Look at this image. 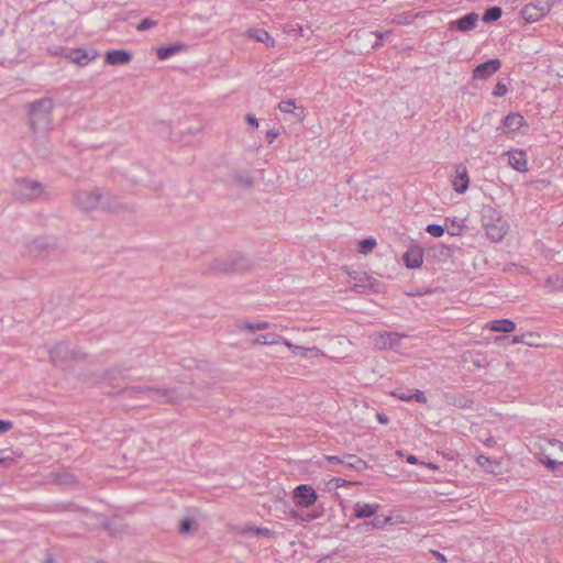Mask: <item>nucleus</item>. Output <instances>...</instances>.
Instances as JSON below:
<instances>
[{"label": "nucleus", "instance_id": "obj_3", "mask_svg": "<svg viewBox=\"0 0 563 563\" xmlns=\"http://www.w3.org/2000/svg\"><path fill=\"white\" fill-rule=\"evenodd\" d=\"M14 196L24 200H34L46 195L45 186L30 178H18L14 181Z\"/></svg>", "mask_w": 563, "mask_h": 563}, {"label": "nucleus", "instance_id": "obj_14", "mask_svg": "<svg viewBox=\"0 0 563 563\" xmlns=\"http://www.w3.org/2000/svg\"><path fill=\"white\" fill-rule=\"evenodd\" d=\"M505 155L508 156V164L517 172L525 173L528 170L527 154L523 150H511Z\"/></svg>", "mask_w": 563, "mask_h": 563}, {"label": "nucleus", "instance_id": "obj_60", "mask_svg": "<svg viewBox=\"0 0 563 563\" xmlns=\"http://www.w3.org/2000/svg\"><path fill=\"white\" fill-rule=\"evenodd\" d=\"M552 446L558 448L563 453V442L553 440L550 442Z\"/></svg>", "mask_w": 563, "mask_h": 563}, {"label": "nucleus", "instance_id": "obj_4", "mask_svg": "<svg viewBox=\"0 0 563 563\" xmlns=\"http://www.w3.org/2000/svg\"><path fill=\"white\" fill-rule=\"evenodd\" d=\"M489 216H484L483 225L488 239L493 242H499L504 239L508 231L507 222L496 212L490 209Z\"/></svg>", "mask_w": 563, "mask_h": 563}, {"label": "nucleus", "instance_id": "obj_38", "mask_svg": "<svg viewBox=\"0 0 563 563\" xmlns=\"http://www.w3.org/2000/svg\"><path fill=\"white\" fill-rule=\"evenodd\" d=\"M534 339H536V335L533 333H526V334L514 336L512 342L514 343H525L528 345H536Z\"/></svg>", "mask_w": 563, "mask_h": 563}, {"label": "nucleus", "instance_id": "obj_36", "mask_svg": "<svg viewBox=\"0 0 563 563\" xmlns=\"http://www.w3.org/2000/svg\"><path fill=\"white\" fill-rule=\"evenodd\" d=\"M360 253L362 254H368L373 251V249L376 246V240L373 238L364 239L360 242Z\"/></svg>", "mask_w": 563, "mask_h": 563}, {"label": "nucleus", "instance_id": "obj_51", "mask_svg": "<svg viewBox=\"0 0 563 563\" xmlns=\"http://www.w3.org/2000/svg\"><path fill=\"white\" fill-rule=\"evenodd\" d=\"M245 119L251 126L258 128V120L255 118V115L247 113Z\"/></svg>", "mask_w": 563, "mask_h": 563}, {"label": "nucleus", "instance_id": "obj_2", "mask_svg": "<svg viewBox=\"0 0 563 563\" xmlns=\"http://www.w3.org/2000/svg\"><path fill=\"white\" fill-rule=\"evenodd\" d=\"M124 394L132 396L135 394H145L152 396V399L159 404H177L181 400V396L179 395L177 389H159L154 387H142V386H132L123 390Z\"/></svg>", "mask_w": 563, "mask_h": 563}, {"label": "nucleus", "instance_id": "obj_40", "mask_svg": "<svg viewBox=\"0 0 563 563\" xmlns=\"http://www.w3.org/2000/svg\"><path fill=\"white\" fill-rule=\"evenodd\" d=\"M157 24H158V21L146 18V19H143L136 25V30L140 32H143V31L150 30L151 27L156 26Z\"/></svg>", "mask_w": 563, "mask_h": 563}, {"label": "nucleus", "instance_id": "obj_10", "mask_svg": "<svg viewBox=\"0 0 563 563\" xmlns=\"http://www.w3.org/2000/svg\"><path fill=\"white\" fill-rule=\"evenodd\" d=\"M501 67V62L498 58L489 59L475 67L473 70V79L486 80L492 77Z\"/></svg>", "mask_w": 563, "mask_h": 563}, {"label": "nucleus", "instance_id": "obj_27", "mask_svg": "<svg viewBox=\"0 0 563 563\" xmlns=\"http://www.w3.org/2000/svg\"><path fill=\"white\" fill-rule=\"evenodd\" d=\"M184 47H185V45L179 44V43L159 47L156 51L157 58L161 60L167 59L170 56H173L174 54L180 52Z\"/></svg>", "mask_w": 563, "mask_h": 563}, {"label": "nucleus", "instance_id": "obj_64", "mask_svg": "<svg viewBox=\"0 0 563 563\" xmlns=\"http://www.w3.org/2000/svg\"><path fill=\"white\" fill-rule=\"evenodd\" d=\"M433 553L437 555V558H438L439 560H441V561H443V562H445V561H446L445 556H444L443 554H441L440 552L434 551Z\"/></svg>", "mask_w": 563, "mask_h": 563}, {"label": "nucleus", "instance_id": "obj_7", "mask_svg": "<svg viewBox=\"0 0 563 563\" xmlns=\"http://www.w3.org/2000/svg\"><path fill=\"white\" fill-rule=\"evenodd\" d=\"M294 498L298 507L308 508L317 501L318 495L312 486L301 484L294 489Z\"/></svg>", "mask_w": 563, "mask_h": 563}, {"label": "nucleus", "instance_id": "obj_13", "mask_svg": "<svg viewBox=\"0 0 563 563\" xmlns=\"http://www.w3.org/2000/svg\"><path fill=\"white\" fill-rule=\"evenodd\" d=\"M470 185V178L467 168L463 164H459L455 166V175L452 179V186L454 190L459 194H463L467 190Z\"/></svg>", "mask_w": 563, "mask_h": 563}, {"label": "nucleus", "instance_id": "obj_24", "mask_svg": "<svg viewBox=\"0 0 563 563\" xmlns=\"http://www.w3.org/2000/svg\"><path fill=\"white\" fill-rule=\"evenodd\" d=\"M278 109L286 113H294L296 120L302 121L305 118L303 109H298L295 104V100L288 99L280 101Z\"/></svg>", "mask_w": 563, "mask_h": 563}, {"label": "nucleus", "instance_id": "obj_44", "mask_svg": "<svg viewBox=\"0 0 563 563\" xmlns=\"http://www.w3.org/2000/svg\"><path fill=\"white\" fill-rule=\"evenodd\" d=\"M507 93V87L504 82L498 81L493 90V96L495 97H504Z\"/></svg>", "mask_w": 563, "mask_h": 563}, {"label": "nucleus", "instance_id": "obj_5", "mask_svg": "<svg viewBox=\"0 0 563 563\" xmlns=\"http://www.w3.org/2000/svg\"><path fill=\"white\" fill-rule=\"evenodd\" d=\"M101 199V191L99 189L80 190L75 194L74 203L80 210L92 211L99 208Z\"/></svg>", "mask_w": 563, "mask_h": 563}, {"label": "nucleus", "instance_id": "obj_55", "mask_svg": "<svg viewBox=\"0 0 563 563\" xmlns=\"http://www.w3.org/2000/svg\"><path fill=\"white\" fill-rule=\"evenodd\" d=\"M430 292H431V290H426V291L411 290V291H406V295L409 296V297H416V296H421V295L430 294Z\"/></svg>", "mask_w": 563, "mask_h": 563}, {"label": "nucleus", "instance_id": "obj_15", "mask_svg": "<svg viewBox=\"0 0 563 563\" xmlns=\"http://www.w3.org/2000/svg\"><path fill=\"white\" fill-rule=\"evenodd\" d=\"M478 21V14L475 12H470L465 14L464 16L452 21L449 23L450 30H456L460 32H467L473 30L476 26V23Z\"/></svg>", "mask_w": 563, "mask_h": 563}, {"label": "nucleus", "instance_id": "obj_53", "mask_svg": "<svg viewBox=\"0 0 563 563\" xmlns=\"http://www.w3.org/2000/svg\"><path fill=\"white\" fill-rule=\"evenodd\" d=\"M325 459L329 463L341 464L342 456L327 455Z\"/></svg>", "mask_w": 563, "mask_h": 563}, {"label": "nucleus", "instance_id": "obj_32", "mask_svg": "<svg viewBox=\"0 0 563 563\" xmlns=\"http://www.w3.org/2000/svg\"><path fill=\"white\" fill-rule=\"evenodd\" d=\"M501 14L503 11L500 7H490L484 12L482 20L485 23L494 22L500 19Z\"/></svg>", "mask_w": 563, "mask_h": 563}, {"label": "nucleus", "instance_id": "obj_41", "mask_svg": "<svg viewBox=\"0 0 563 563\" xmlns=\"http://www.w3.org/2000/svg\"><path fill=\"white\" fill-rule=\"evenodd\" d=\"M426 231L434 238H440L444 234V228L440 224H429Z\"/></svg>", "mask_w": 563, "mask_h": 563}, {"label": "nucleus", "instance_id": "obj_20", "mask_svg": "<svg viewBox=\"0 0 563 563\" xmlns=\"http://www.w3.org/2000/svg\"><path fill=\"white\" fill-rule=\"evenodd\" d=\"M379 509L378 504H364L357 501L354 505V516L355 518L363 519V518H369L374 516L377 510Z\"/></svg>", "mask_w": 563, "mask_h": 563}, {"label": "nucleus", "instance_id": "obj_63", "mask_svg": "<svg viewBox=\"0 0 563 563\" xmlns=\"http://www.w3.org/2000/svg\"><path fill=\"white\" fill-rule=\"evenodd\" d=\"M407 462L410 464H415V463H417V457L415 455H409L407 457Z\"/></svg>", "mask_w": 563, "mask_h": 563}, {"label": "nucleus", "instance_id": "obj_39", "mask_svg": "<svg viewBox=\"0 0 563 563\" xmlns=\"http://www.w3.org/2000/svg\"><path fill=\"white\" fill-rule=\"evenodd\" d=\"M478 464L484 467L485 470L489 472H494V466H497L498 464L494 461H492L489 457L479 455L477 459Z\"/></svg>", "mask_w": 563, "mask_h": 563}, {"label": "nucleus", "instance_id": "obj_23", "mask_svg": "<svg viewBox=\"0 0 563 563\" xmlns=\"http://www.w3.org/2000/svg\"><path fill=\"white\" fill-rule=\"evenodd\" d=\"M231 179L240 187L252 188L255 184L254 177L244 170H233Z\"/></svg>", "mask_w": 563, "mask_h": 563}, {"label": "nucleus", "instance_id": "obj_11", "mask_svg": "<svg viewBox=\"0 0 563 563\" xmlns=\"http://www.w3.org/2000/svg\"><path fill=\"white\" fill-rule=\"evenodd\" d=\"M406 336L398 332H383L379 333L375 339V346L380 350H397L400 346L401 338Z\"/></svg>", "mask_w": 563, "mask_h": 563}, {"label": "nucleus", "instance_id": "obj_59", "mask_svg": "<svg viewBox=\"0 0 563 563\" xmlns=\"http://www.w3.org/2000/svg\"><path fill=\"white\" fill-rule=\"evenodd\" d=\"M252 344L256 345V344H264V345H267L266 344V341L263 339V334H260L258 336H256L253 341H252Z\"/></svg>", "mask_w": 563, "mask_h": 563}, {"label": "nucleus", "instance_id": "obj_42", "mask_svg": "<svg viewBox=\"0 0 563 563\" xmlns=\"http://www.w3.org/2000/svg\"><path fill=\"white\" fill-rule=\"evenodd\" d=\"M391 520L390 517H387L385 519H378V518H375L373 519L372 521H368V522H365L366 526H371L372 528H376V529H382L385 527V525L387 522H389Z\"/></svg>", "mask_w": 563, "mask_h": 563}, {"label": "nucleus", "instance_id": "obj_8", "mask_svg": "<svg viewBox=\"0 0 563 563\" xmlns=\"http://www.w3.org/2000/svg\"><path fill=\"white\" fill-rule=\"evenodd\" d=\"M99 53L96 49L87 51L85 48H70L65 49L64 56L69 59L71 63L78 66H86L89 62L96 59Z\"/></svg>", "mask_w": 563, "mask_h": 563}, {"label": "nucleus", "instance_id": "obj_57", "mask_svg": "<svg viewBox=\"0 0 563 563\" xmlns=\"http://www.w3.org/2000/svg\"><path fill=\"white\" fill-rule=\"evenodd\" d=\"M394 395L397 396L399 399L405 400V401L411 400V396H410L411 394L395 393Z\"/></svg>", "mask_w": 563, "mask_h": 563}, {"label": "nucleus", "instance_id": "obj_18", "mask_svg": "<svg viewBox=\"0 0 563 563\" xmlns=\"http://www.w3.org/2000/svg\"><path fill=\"white\" fill-rule=\"evenodd\" d=\"M405 265L409 268H418L422 265L423 262V251L422 249L415 246L407 250L404 254Z\"/></svg>", "mask_w": 563, "mask_h": 563}, {"label": "nucleus", "instance_id": "obj_9", "mask_svg": "<svg viewBox=\"0 0 563 563\" xmlns=\"http://www.w3.org/2000/svg\"><path fill=\"white\" fill-rule=\"evenodd\" d=\"M56 249V241L52 238L38 236L30 241L26 245L27 253L31 256L40 257L45 252Z\"/></svg>", "mask_w": 563, "mask_h": 563}, {"label": "nucleus", "instance_id": "obj_19", "mask_svg": "<svg viewBox=\"0 0 563 563\" xmlns=\"http://www.w3.org/2000/svg\"><path fill=\"white\" fill-rule=\"evenodd\" d=\"M341 465L358 472L367 470V463L355 454H344L341 460Z\"/></svg>", "mask_w": 563, "mask_h": 563}, {"label": "nucleus", "instance_id": "obj_50", "mask_svg": "<svg viewBox=\"0 0 563 563\" xmlns=\"http://www.w3.org/2000/svg\"><path fill=\"white\" fill-rule=\"evenodd\" d=\"M12 428V422L8 420H0V434L9 431Z\"/></svg>", "mask_w": 563, "mask_h": 563}, {"label": "nucleus", "instance_id": "obj_21", "mask_svg": "<svg viewBox=\"0 0 563 563\" xmlns=\"http://www.w3.org/2000/svg\"><path fill=\"white\" fill-rule=\"evenodd\" d=\"M230 256L233 273H243L251 269L252 262L246 256L239 253L230 254Z\"/></svg>", "mask_w": 563, "mask_h": 563}, {"label": "nucleus", "instance_id": "obj_54", "mask_svg": "<svg viewBox=\"0 0 563 563\" xmlns=\"http://www.w3.org/2000/svg\"><path fill=\"white\" fill-rule=\"evenodd\" d=\"M365 288H367V284H354V286L352 287V290L356 291V292H364Z\"/></svg>", "mask_w": 563, "mask_h": 563}, {"label": "nucleus", "instance_id": "obj_45", "mask_svg": "<svg viewBox=\"0 0 563 563\" xmlns=\"http://www.w3.org/2000/svg\"><path fill=\"white\" fill-rule=\"evenodd\" d=\"M364 278L368 282L367 288L372 289L375 292L379 291L380 283L377 279H374L369 277L367 274L364 273Z\"/></svg>", "mask_w": 563, "mask_h": 563}, {"label": "nucleus", "instance_id": "obj_58", "mask_svg": "<svg viewBox=\"0 0 563 563\" xmlns=\"http://www.w3.org/2000/svg\"><path fill=\"white\" fill-rule=\"evenodd\" d=\"M376 417H377V420H378L380 423H383V424H386V423H388V421H389V420H388V417H387L386 415H384V413L378 412V413L376 415Z\"/></svg>", "mask_w": 563, "mask_h": 563}, {"label": "nucleus", "instance_id": "obj_29", "mask_svg": "<svg viewBox=\"0 0 563 563\" xmlns=\"http://www.w3.org/2000/svg\"><path fill=\"white\" fill-rule=\"evenodd\" d=\"M243 534H254L256 537L273 538L276 532L268 528H260L255 526H249L242 530Z\"/></svg>", "mask_w": 563, "mask_h": 563}, {"label": "nucleus", "instance_id": "obj_52", "mask_svg": "<svg viewBox=\"0 0 563 563\" xmlns=\"http://www.w3.org/2000/svg\"><path fill=\"white\" fill-rule=\"evenodd\" d=\"M82 358H85L84 353H81L79 350L70 349V360H82Z\"/></svg>", "mask_w": 563, "mask_h": 563}, {"label": "nucleus", "instance_id": "obj_25", "mask_svg": "<svg viewBox=\"0 0 563 563\" xmlns=\"http://www.w3.org/2000/svg\"><path fill=\"white\" fill-rule=\"evenodd\" d=\"M101 203L99 206L101 209L115 211L122 207V205L119 202V199L110 192H101Z\"/></svg>", "mask_w": 563, "mask_h": 563}, {"label": "nucleus", "instance_id": "obj_12", "mask_svg": "<svg viewBox=\"0 0 563 563\" xmlns=\"http://www.w3.org/2000/svg\"><path fill=\"white\" fill-rule=\"evenodd\" d=\"M49 358H51V362L56 366H60V365L65 364L66 362L70 361L69 346L64 342H59V343L55 344L49 350Z\"/></svg>", "mask_w": 563, "mask_h": 563}, {"label": "nucleus", "instance_id": "obj_49", "mask_svg": "<svg viewBox=\"0 0 563 563\" xmlns=\"http://www.w3.org/2000/svg\"><path fill=\"white\" fill-rule=\"evenodd\" d=\"M391 32L390 31H387V32H384V33H376V42L374 43L373 47L376 48L380 45L382 43V40H384L385 37L389 36Z\"/></svg>", "mask_w": 563, "mask_h": 563}, {"label": "nucleus", "instance_id": "obj_56", "mask_svg": "<svg viewBox=\"0 0 563 563\" xmlns=\"http://www.w3.org/2000/svg\"><path fill=\"white\" fill-rule=\"evenodd\" d=\"M330 483H334V486H335L336 488L342 487V486H344L345 484H347V482H346L345 479H342V478H332V479L330 481Z\"/></svg>", "mask_w": 563, "mask_h": 563}, {"label": "nucleus", "instance_id": "obj_46", "mask_svg": "<svg viewBox=\"0 0 563 563\" xmlns=\"http://www.w3.org/2000/svg\"><path fill=\"white\" fill-rule=\"evenodd\" d=\"M192 523L194 521L189 518L181 520L179 523V532L188 533L191 530Z\"/></svg>", "mask_w": 563, "mask_h": 563}, {"label": "nucleus", "instance_id": "obj_22", "mask_svg": "<svg viewBox=\"0 0 563 563\" xmlns=\"http://www.w3.org/2000/svg\"><path fill=\"white\" fill-rule=\"evenodd\" d=\"M210 269L220 274H232L231 256L225 255L222 257L214 258L210 263Z\"/></svg>", "mask_w": 563, "mask_h": 563}, {"label": "nucleus", "instance_id": "obj_16", "mask_svg": "<svg viewBox=\"0 0 563 563\" xmlns=\"http://www.w3.org/2000/svg\"><path fill=\"white\" fill-rule=\"evenodd\" d=\"M132 54L125 49L108 51L104 56V63L108 65H124L130 63Z\"/></svg>", "mask_w": 563, "mask_h": 563}, {"label": "nucleus", "instance_id": "obj_6", "mask_svg": "<svg viewBox=\"0 0 563 563\" xmlns=\"http://www.w3.org/2000/svg\"><path fill=\"white\" fill-rule=\"evenodd\" d=\"M551 10L549 0H534L523 7L521 16L525 21L532 23L543 18Z\"/></svg>", "mask_w": 563, "mask_h": 563}, {"label": "nucleus", "instance_id": "obj_35", "mask_svg": "<svg viewBox=\"0 0 563 563\" xmlns=\"http://www.w3.org/2000/svg\"><path fill=\"white\" fill-rule=\"evenodd\" d=\"M249 36L255 38L257 42L266 43L271 40L267 31L263 29H252L249 31Z\"/></svg>", "mask_w": 563, "mask_h": 563}, {"label": "nucleus", "instance_id": "obj_62", "mask_svg": "<svg viewBox=\"0 0 563 563\" xmlns=\"http://www.w3.org/2000/svg\"><path fill=\"white\" fill-rule=\"evenodd\" d=\"M277 135H278V133H277V132H274V131H269V132L267 133V137L269 139V142H273V140H274L275 137H277Z\"/></svg>", "mask_w": 563, "mask_h": 563}, {"label": "nucleus", "instance_id": "obj_30", "mask_svg": "<svg viewBox=\"0 0 563 563\" xmlns=\"http://www.w3.org/2000/svg\"><path fill=\"white\" fill-rule=\"evenodd\" d=\"M263 339L266 341V344L267 345H272V344H278V343H283L285 344L287 347H295V349H299L297 345L292 344L289 340L278 335V334H275V333H266V334H263Z\"/></svg>", "mask_w": 563, "mask_h": 563}, {"label": "nucleus", "instance_id": "obj_47", "mask_svg": "<svg viewBox=\"0 0 563 563\" xmlns=\"http://www.w3.org/2000/svg\"><path fill=\"white\" fill-rule=\"evenodd\" d=\"M446 228L451 235H460L463 231V227L455 221H452V225L451 227L448 225Z\"/></svg>", "mask_w": 563, "mask_h": 563}, {"label": "nucleus", "instance_id": "obj_26", "mask_svg": "<svg viewBox=\"0 0 563 563\" xmlns=\"http://www.w3.org/2000/svg\"><path fill=\"white\" fill-rule=\"evenodd\" d=\"M516 329V323L510 319L494 320L490 323V330L495 332H512Z\"/></svg>", "mask_w": 563, "mask_h": 563}, {"label": "nucleus", "instance_id": "obj_37", "mask_svg": "<svg viewBox=\"0 0 563 563\" xmlns=\"http://www.w3.org/2000/svg\"><path fill=\"white\" fill-rule=\"evenodd\" d=\"M547 286L553 290L563 289V276H551L547 278Z\"/></svg>", "mask_w": 563, "mask_h": 563}, {"label": "nucleus", "instance_id": "obj_48", "mask_svg": "<svg viewBox=\"0 0 563 563\" xmlns=\"http://www.w3.org/2000/svg\"><path fill=\"white\" fill-rule=\"evenodd\" d=\"M410 396H411V400L415 399L419 404H424L427 401V398H426L423 391H421L419 389H416V391L413 394H411Z\"/></svg>", "mask_w": 563, "mask_h": 563}, {"label": "nucleus", "instance_id": "obj_17", "mask_svg": "<svg viewBox=\"0 0 563 563\" xmlns=\"http://www.w3.org/2000/svg\"><path fill=\"white\" fill-rule=\"evenodd\" d=\"M525 122V119L519 113H509L505 117L503 126L497 128V130H500L503 133L506 132H515L518 131Z\"/></svg>", "mask_w": 563, "mask_h": 563}, {"label": "nucleus", "instance_id": "obj_43", "mask_svg": "<svg viewBox=\"0 0 563 563\" xmlns=\"http://www.w3.org/2000/svg\"><path fill=\"white\" fill-rule=\"evenodd\" d=\"M541 462L550 470L554 471L558 466L560 465H563V461L562 462H558L551 457H549L548 455H543V457L541 459Z\"/></svg>", "mask_w": 563, "mask_h": 563}, {"label": "nucleus", "instance_id": "obj_34", "mask_svg": "<svg viewBox=\"0 0 563 563\" xmlns=\"http://www.w3.org/2000/svg\"><path fill=\"white\" fill-rule=\"evenodd\" d=\"M269 327V324L265 321H260V322H246V323H243L241 325H239V329L240 330H243V331H249V332H254V331H260V330H265Z\"/></svg>", "mask_w": 563, "mask_h": 563}, {"label": "nucleus", "instance_id": "obj_31", "mask_svg": "<svg viewBox=\"0 0 563 563\" xmlns=\"http://www.w3.org/2000/svg\"><path fill=\"white\" fill-rule=\"evenodd\" d=\"M54 481L66 486H71L77 483L76 476L67 471L54 474Z\"/></svg>", "mask_w": 563, "mask_h": 563}, {"label": "nucleus", "instance_id": "obj_61", "mask_svg": "<svg viewBox=\"0 0 563 563\" xmlns=\"http://www.w3.org/2000/svg\"><path fill=\"white\" fill-rule=\"evenodd\" d=\"M354 279H356L358 284H368V282L364 278V274H361L358 277L355 276Z\"/></svg>", "mask_w": 563, "mask_h": 563}, {"label": "nucleus", "instance_id": "obj_1", "mask_svg": "<svg viewBox=\"0 0 563 563\" xmlns=\"http://www.w3.org/2000/svg\"><path fill=\"white\" fill-rule=\"evenodd\" d=\"M53 100L42 98L27 104L29 125L33 134H45L52 128Z\"/></svg>", "mask_w": 563, "mask_h": 563}, {"label": "nucleus", "instance_id": "obj_33", "mask_svg": "<svg viewBox=\"0 0 563 563\" xmlns=\"http://www.w3.org/2000/svg\"><path fill=\"white\" fill-rule=\"evenodd\" d=\"M299 349H295V347H290L292 350V352L296 354V353H299L301 356H305V357H308V356H320V355H323V352L313 346V347H303V346H299L297 345Z\"/></svg>", "mask_w": 563, "mask_h": 563}, {"label": "nucleus", "instance_id": "obj_28", "mask_svg": "<svg viewBox=\"0 0 563 563\" xmlns=\"http://www.w3.org/2000/svg\"><path fill=\"white\" fill-rule=\"evenodd\" d=\"M446 401L448 404L462 409H470L473 405V401L463 395H448Z\"/></svg>", "mask_w": 563, "mask_h": 563}]
</instances>
